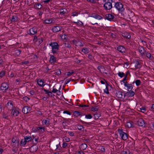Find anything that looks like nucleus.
I'll list each match as a JSON object with an SVG mask.
<instances>
[{
    "label": "nucleus",
    "instance_id": "31",
    "mask_svg": "<svg viewBox=\"0 0 154 154\" xmlns=\"http://www.w3.org/2000/svg\"><path fill=\"white\" fill-rule=\"evenodd\" d=\"M11 22H16L18 20V18L16 15L13 16L11 20Z\"/></svg>",
    "mask_w": 154,
    "mask_h": 154
},
{
    "label": "nucleus",
    "instance_id": "7",
    "mask_svg": "<svg viewBox=\"0 0 154 154\" xmlns=\"http://www.w3.org/2000/svg\"><path fill=\"white\" fill-rule=\"evenodd\" d=\"M6 107L9 110H11L13 109H14V107L12 101L11 100L9 101L7 103Z\"/></svg>",
    "mask_w": 154,
    "mask_h": 154
},
{
    "label": "nucleus",
    "instance_id": "14",
    "mask_svg": "<svg viewBox=\"0 0 154 154\" xmlns=\"http://www.w3.org/2000/svg\"><path fill=\"white\" fill-rule=\"evenodd\" d=\"M117 49L119 51L122 53H125V52L126 49L122 46H118L117 47Z\"/></svg>",
    "mask_w": 154,
    "mask_h": 154
},
{
    "label": "nucleus",
    "instance_id": "61",
    "mask_svg": "<svg viewBox=\"0 0 154 154\" xmlns=\"http://www.w3.org/2000/svg\"><path fill=\"white\" fill-rule=\"evenodd\" d=\"M23 99L25 101H27L29 99V98L27 97H23Z\"/></svg>",
    "mask_w": 154,
    "mask_h": 154
},
{
    "label": "nucleus",
    "instance_id": "39",
    "mask_svg": "<svg viewBox=\"0 0 154 154\" xmlns=\"http://www.w3.org/2000/svg\"><path fill=\"white\" fill-rule=\"evenodd\" d=\"M99 109V107L98 106H96L94 107H93L91 108V110L93 111H98Z\"/></svg>",
    "mask_w": 154,
    "mask_h": 154
},
{
    "label": "nucleus",
    "instance_id": "57",
    "mask_svg": "<svg viewBox=\"0 0 154 154\" xmlns=\"http://www.w3.org/2000/svg\"><path fill=\"white\" fill-rule=\"evenodd\" d=\"M88 2H89L92 3H95L97 2V0H87Z\"/></svg>",
    "mask_w": 154,
    "mask_h": 154
},
{
    "label": "nucleus",
    "instance_id": "23",
    "mask_svg": "<svg viewBox=\"0 0 154 154\" xmlns=\"http://www.w3.org/2000/svg\"><path fill=\"white\" fill-rule=\"evenodd\" d=\"M135 93L134 92L131 90H129L128 91H127L126 92V94L127 95L128 94V96L132 97L134 96Z\"/></svg>",
    "mask_w": 154,
    "mask_h": 154
},
{
    "label": "nucleus",
    "instance_id": "30",
    "mask_svg": "<svg viewBox=\"0 0 154 154\" xmlns=\"http://www.w3.org/2000/svg\"><path fill=\"white\" fill-rule=\"evenodd\" d=\"M74 116L76 117H78L82 115V112L78 111H75L73 112Z\"/></svg>",
    "mask_w": 154,
    "mask_h": 154
},
{
    "label": "nucleus",
    "instance_id": "47",
    "mask_svg": "<svg viewBox=\"0 0 154 154\" xmlns=\"http://www.w3.org/2000/svg\"><path fill=\"white\" fill-rule=\"evenodd\" d=\"M38 140V139L37 138H35V139H34V138H33L32 140V142L33 143V144L35 145L37 144V143Z\"/></svg>",
    "mask_w": 154,
    "mask_h": 154
},
{
    "label": "nucleus",
    "instance_id": "34",
    "mask_svg": "<svg viewBox=\"0 0 154 154\" xmlns=\"http://www.w3.org/2000/svg\"><path fill=\"white\" fill-rule=\"evenodd\" d=\"M52 20L50 19H47L44 21V23L46 24H49L52 23Z\"/></svg>",
    "mask_w": 154,
    "mask_h": 154
},
{
    "label": "nucleus",
    "instance_id": "54",
    "mask_svg": "<svg viewBox=\"0 0 154 154\" xmlns=\"http://www.w3.org/2000/svg\"><path fill=\"white\" fill-rule=\"evenodd\" d=\"M74 73V72L72 70H71L70 72H67V75L68 76H70Z\"/></svg>",
    "mask_w": 154,
    "mask_h": 154
},
{
    "label": "nucleus",
    "instance_id": "29",
    "mask_svg": "<svg viewBox=\"0 0 154 154\" xmlns=\"http://www.w3.org/2000/svg\"><path fill=\"white\" fill-rule=\"evenodd\" d=\"M141 67L140 64V62L138 60L136 62L135 67L136 69H139Z\"/></svg>",
    "mask_w": 154,
    "mask_h": 154
},
{
    "label": "nucleus",
    "instance_id": "4",
    "mask_svg": "<svg viewBox=\"0 0 154 154\" xmlns=\"http://www.w3.org/2000/svg\"><path fill=\"white\" fill-rule=\"evenodd\" d=\"M118 131L119 134L121 138L123 140H126L128 138V134L123 132L122 129H119L118 130Z\"/></svg>",
    "mask_w": 154,
    "mask_h": 154
},
{
    "label": "nucleus",
    "instance_id": "21",
    "mask_svg": "<svg viewBox=\"0 0 154 154\" xmlns=\"http://www.w3.org/2000/svg\"><path fill=\"white\" fill-rule=\"evenodd\" d=\"M149 60H152L154 57L153 56H152L151 54L147 51H146L145 53V55Z\"/></svg>",
    "mask_w": 154,
    "mask_h": 154
},
{
    "label": "nucleus",
    "instance_id": "62",
    "mask_svg": "<svg viewBox=\"0 0 154 154\" xmlns=\"http://www.w3.org/2000/svg\"><path fill=\"white\" fill-rule=\"evenodd\" d=\"M88 58L91 60H93V59L94 58L90 54L88 55Z\"/></svg>",
    "mask_w": 154,
    "mask_h": 154
},
{
    "label": "nucleus",
    "instance_id": "28",
    "mask_svg": "<svg viewBox=\"0 0 154 154\" xmlns=\"http://www.w3.org/2000/svg\"><path fill=\"white\" fill-rule=\"evenodd\" d=\"M89 48H83L82 49V51L85 54H87L89 52Z\"/></svg>",
    "mask_w": 154,
    "mask_h": 154
},
{
    "label": "nucleus",
    "instance_id": "60",
    "mask_svg": "<svg viewBox=\"0 0 154 154\" xmlns=\"http://www.w3.org/2000/svg\"><path fill=\"white\" fill-rule=\"evenodd\" d=\"M67 143L66 142H63V144L62 147L63 148H66L67 146Z\"/></svg>",
    "mask_w": 154,
    "mask_h": 154
},
{
    "label": "nucleus",
    "instance_id": "32",
    "mask_svg": "<svg viewBox=\"0 0 154 154\" xmlns=\"http://www.w3.org/2000/svg\"><path fill=\"white\" fill-rule=\"evenodd\" d=\"M38 149L37 146H32L31 147V150L30 151L31 152H36L37 151Z\"/></svg>",
    "mask_w": 154,
    "mask_h": 154
},
{
    "label": "nucleus",
    "instance_id": "45",
    "mask_svg": "<svg viewBox=\"0 0 154 154\" xmlns=\"http://www.w3.org/2000/svg\"><path fill=\"white\" fill-rule=\"evenodd\" d=\"M135 83L137 86H139L140 85L141 82L140 80H136Z\"/></svg>",
    "mask_w": 154,
    "mask_h": 154
},
{
    "label": "nucleus",
    "instance_id": "51",
    "mask_svg": "<svg viewBox=\"0 0 154 154\" xmlns=\"http://www.w3.org/2000/svg\"><path fill=\"white\" fill-rule=\"evenodd\" d=\"M100 150L103 152H104L105 151V149L104 147L103 146H100Z\"/></svg>",
    "mask_w": 154,
    "mask_h": 154
},
{
    "label": "nucleus",
    "instance_id": "18",
    "mask_svg": "<svg viewBox=\"0 0 154 154\" xmlns=\"http://www.w3.org/2000/svg\"><path fill=\"white\" fill-rule=\"evenodd\" d=\"M34 7L35 9H41L42 6L39 3H36L34 4Z\"/></svg>",
    "mask_w": 154,
    "mask_h": 154
},
{
    "label": "nucleus",
    "instance_id": "48",
    "mask_svg": "<svg viewBox=\"0 0 154 154\" xmlns=\"http://www.w3.org/2000/svg\"><path fill=\"white\" fill-rule=\"evenodd\" d=\"M85 117L86 119H91L92 118V116L90 114L86 115Z\"/></svg>",
    "mask_w": 154,
    "mask_h": 154
},
{
    "label": "nucleus",
    "instance_id": "6",
    "mask_svg": "<svg viewBox=\"0 0 154 154\" xmlns=\"http://www.w3.org/2000/svg\"><path fill=\"white\" fill-rule=\"evenodd\" d=\"M137 122V124L139 126L143 127H145L146 125V123H145L144 120L142 119H139L138 120Z\"/></svg>",
    "mask_w": 154,
    "mask_h": 154
},
{
    "label": "nucleus",
    "instance_id": "2",
    "mask_svg": "<svg viewBox=\"0 0 154 154\" xmlns=\"http://www.w3.org/2000/svg\"><path fill=\"white\" fill-rule=\"evenodd\" d=\"M115 7L118 11L119 13L122 12L125 10L123 5L119 2H117L115 3Z\"/></svg>",
    "mask_w": 154,
    "mask_h": 154
},
{
    "label": "nucleus",
    "instance_id": "20",
    "mask_svg": "<svg viewBox=\"0 0 154 154\" xmlns=\"http://www.w3.org/2000/svg\"><path fill=\"white\" fill-rule=\"evenodd\" d=\"M42 122L43 124L47 126H49L50 125L49 119L48 118H47L46 119H44Z\"/></svg>",
    "mask_w": 154,
    "mask_h": 154
},
{
    "label": "nucleus",
    "instance_id": "1",
    "mask_svg": "<svg viewBox=\"0 0 154 154\" xmlns=\"http://www.w3.org/2000/svg\"><path fill=\"white\" fill-rule=\"evenodd\" d=\"M52 47V52L53 54H57V51L59 49V45L56 42H52L49 44Z\"/></svg>",
    "mask_w": 154,
    "mask_h": 154
},
{
    "label": "nucleus",
    "instance_id": "13",
    "mask_svg": "<svg viewBox=\"0 0 154 154\" xmlns=\"http://www.w3.org/2000/svg\"><path fill=\"white\" fill-rule=\"evenodd\" d=\"M11 114L13 116H17L19 114V112L16 109L15 107L12 109Z\"/></svg>",
    "mask_w": 154,
    "mask_h": 154
},
{
    "label": "nucleus",
    "instance_id": "53",
    "mask_svg": "<svg viewBox=\"0 0 154 154\" xmlns=\"http://www.w3.org/2000/svg\"><path fill=\"white\" fill-rule=\"evenodd\" d=\"M61 148V147L60 146V143L56 145V149H58L60 150Z\"/></svg>",
    "mask_w": 154,
    "mask_h": 154
},
{
    "label": "nucleus",
    "instance_id": "41",
    "mask_svg": "<svg viewBox=\"0 0 154 154\" xmlns=\"http://www.w3.org/2000/svg\"><path fill=\"white\" fill-rule=\"evenodd\" d=\"M77 128L79 130L82 131H83L84 129V128L83 126L80 125H78Z\"/></svg>",
    "mask_w": 154,
    "mask_h": 154
},
{
    "label": "nucleus",
    "instance_id": "19",
    "mask_svg": "<svg viewBox=\"0 0 154 154\" xmlns=\"http://www.w3.org/2000/svg\"><path fill=\"white\" fill-rule=\"evenodd\" d=\"M49 62L52 64H53L55 62H56V58L54 55H50Z\"/></svg>",
    "mask_w": 154,
    "mask_h": 154
},
{
    "label": "nucleus",
    "instance_id": "27",
    "mask_svg": "<svg viewBox=\"0 0 154 154\" xmlns=\"http://www.w3.org/2000/svg\"><path fill=\"white\" fill-rule=\"evenodd\" d=\"M94 118L95 119H97L100 116V113L99 112H96L94 114Z\"/></svg>",
    "mask_w": 154,
    "mask_h": 154
},
{
    "label": "nucleus",
    "instance_id": "43",
    "mask_svg": "<svg viewBox=\"0 0 154 154\" xmlns=\"http://www.w3.org/2000/svg\"><path fill=\"white\" fill-rule=\"evenodd\" d=\"M118 75L121 78H122L125 76V73L123 72H119L118 73Z\"/></svg>",
    "mask_w": 154,
    "mask_h": 154
},
{
    "label": "nucleus",
    "instance_id": "40",
    "mask_svg": "<svg viewBox=\"0 0 154 154\" xmlns=\"http://www.w3.org/2000/svg\"><path fill=\"white\" fill-rule=\"evenodd\" d=\"M121 153V154H130V152L129 150H127L126 151H122Z\"/></svg>",
    "mask_w": 154,
    "mask_h": 154
},
{
    "label": "nucleus",
    "instance_id": "12",
    "mask_svg": "<svg viewBox=\"0 0 154 154\" xmlns=\"http://www.w3.org/2000/svg\"><path fill=\"white\" fill-rule=\"evenodd\" d=\"M29 32L30 34L34 35L37 33V28L36 27H34L32 28H30L29 29Z\"/></svg>",
    "mask_w": 154,
    "mask_h": 154
},
{
    "label": "nucleus",
    "instance_id": "38",
    "mask_svg": "<svg viewBox=\"0 0 154 154\" xmlns=\"http://www.w3.org/2000/svg\"><path fill=\"white\" fill-rule=\"evenodd\" d=\"M26 144V143L24 139H22L20 143V146H25Z\"/></svg>",
    "mask_w": 154,
    "mask_h": 154
},
{
    "label": "nucleus",
    "instance_id": "10",
    "mask_svg": "<svg viewBox=\"0 0 154 154\" xmlns=\"http://www.w3.org/2000/svg\"><path fill=\"white\" fill-rule=\"evenodd\" d=\"M114 18V16L110 14H106L105 15V19L110 21H111Z\"/></svg>",
    "mask_w": 154,
    "mask_h": 154
},
{
    "label": "nucleus",
    "instance_id": "59",
    "mask_svg": "<svg viewBox=\"0 0 154 154\" xmlns=\"http://www.w3.org/2000/svg\"><path fill=\"white\" fill-rule=\"evenodd\" d=\"M141 111L142 112H144L146 110V109L145 107H142L140 108Z\"/></svg>",
    "mask_w": 154,
    "mask_h": 154
},
{
    "label": "nucleus",
    "instance_id": "25",
    "mask_svg": "<svg viewBox=\"0 0 154 154\" xmlns=\"http://www.w3.org/2000/svg\"><path fill=\"white\" fill-rule=\"evenodd\" d=\"M60 14L61 15H64L66 13L67 10L65 8H61L60 10Z\"/></svg>",
    "mask_w": 154,
    "mask_h": 154
},
{
    "label": "nucleus",
    "instance_id": "17",
    "mask_svg": "<svg viewBox=\"0 0 154 154\" xmlns=\"http://www.w3.org/2000/svg\"><path fill=\"white\" fill-rule=\"evenodd\" d=\"M115 94L116 96L118 98H123V95L121 92L116 90L115 91Z\"/></svg>",
    "mask_w": 154,
    "mask_h": 154
},
{
    "label": "nucleus",
    "instance_id": "55",
    "mask_svg": "<svg viewBox=\"0 0 154 154\" xmlns=\"http://www.w3.org/2000/svg\"><path fill=\"white\" fill-rule=\"evenodd\" d=\"M63 113L64 114H66L69 115H71V112L67 110L64 111L63 112Z\"/></svg>",
    "mask_w": 154,
    "mask_h": 154
},
{
    "label": "nucleus",
    "instance_id": "9",
    "mask_svg": "<svg viewBox=\"0 0 154 154\" xmlns=\"http://www.w3.org/2000/svg\"><path fill=\"white\" fill-rule=\"evenodd\" d=\"M31 110V108L30 107L28 106H24L22 110V112L25 114H26L29 113Z\"/></svg>",
    "mask_w": 154,
    "mask_h": 154
},
{
    "label": "nucleus",
    "instance_id": "5",
    "mask_svg": "<svg viewBox=\"0 0 154 154\" xmlns=\"http://www.w3.org/2000/svg\"><path fill=\"white\" fill-rule=\"evenodd\" d=\"M9 86L7 83L4 82L2 84L0 87L1 90L4 92H6Z\"/></svg>",
    "mask_w": 154,
    "mask_h": 154
},
{
    "label": "nucleus",
    "instance_id": "46",
    "mask_svg": "<svg viewBox=\"0 0 154 154\" xmlns=\"http://www.w3.org/2000/svg\"><path fill=\"white\" fill-rule=\"evenodd\" d=\"M5 73V72L4 71H2L0 72V77H2L4 76Z\"/></svg>",
    "mask_w": 154,
    "mask_h": 154
},
{
    "label": "nucleus",
    "instance_id": "15",
    "mask_svg": "<svg viewBox=\"0 0 154 154\" xmlns=\"http://www.w3.org/2000/svg\"><path fill=\"white\" fill-rule=\"evenodd\" d=\"M122 36L128 39H129L131 37L130 34L126 32H123L122 33Z\"/></svg>",
    "mask_w": 154,
    "mask_h": 154
},
{
    "label": "nucleus",
    "instance_id": "36",
    "mask_svg": "<svg viewBox=\"0 0 154 154\" xmlns=\"http://www.w3.org/2000/svg\"><path fill=\"white\" fill-rule=\"evenodd\" d=\"M87 147V145L85 143H82L80 145V147L82 149L85 150Z\"/></svg>",
    "mask_w": 154,
    "mask_h": 154
},
{
    "label": "nucleus",
    "instance_id": "64",
    "mask_svg": "<svg viewBox=\"0 0 154 154\" xmlns=\"http://www.w3.org/2000/svg\"><path fill=\"white\" fill-rule=\"evenodd\" d=\"M68 133L71 136H74V134L72 132H68Z\"/></svg>",
    "mask_w": 154,
    "mask_h": 154
},
{
    "label": "nucleus",
    "instance_id": "8",
    "mask_svg": "<svg viewBox=\"0 0 154 154\" xmlns=\"http://www.w3.org/2000/svg\"><path fill=\"white\" fill-rule=\"evenodd\" d=\"M138 50H139L140 53L142 56L145 55V53L146 51L144 50L143 46L139 45L138 48Z\"/></svg>",
    "mask_w": 154,
    "mask_h": 154
},
{
    "label": "nucleus",
    "instance_id": "22",
    "mask_svg": "<svg viewBox=\"0 0 154 154\" xmlns=\"http://www.w3.org/2000/svg\"><path fill=\"white\" fill-rule=\"evenodd\" d=\"M126 125L128 128L133 127H134V123L132 121H130L126 123Z\"/></svg>",
    "mask_w": 154,
    "mask_h": 154
},
{
    "label": "nucleus",
    "instance_id": "44",
    "mask_svg": "<svg viewBox=\"0 0 154 154\" xmlns=\"http://www.w3.org/2000/svg\"><path fill=\"white\" fill-rule=\"evenodd\" d=\"M73 43L74 44H75L76 46H77V44H78L79 42V41L78 40H76L74 39L72 41Z\"/></svg>",
    "mask_w": 154,
    "mask_h": 154
},
{
    "label": "nucleus",
    "instance_id": "24",
    "mask_svg": "<svg viewBox=\"0 0 154 154\" xmlns=\"http://www.w3.org/2000/svg\"><path fill=\"white\" fill-rule=\"evenodd\" d=\"M24 139L26 143L29 142L31 141L32 140V138L31 136H26L24 137Z\"/></svg>",
    "mask_w": 154,
    "mask_h": 154
},
{
    "label": "nucleus",
    "instance_id": "56",
    "mask_svg": "<svg viewBox=\"0 0 154 154\" xmlns=\"http://www.w3.org/2000/svg\"><path fill=\"white\" fill-rule=\"evenodd\" d=\"M29 63V62L28 61H24L23 62L21 63V64H25L27 65Z\"/></svg>",
    "mask_w": 154,
    "mask_h": 154
},
{
    "label": "nucleus",
    "instance_id": "52",
    "mask_svg": "<svg viewBox=\"0 0 154 154\" xmlns=\"http://www.w3.org/2000/svg\"><path fill=\"white\" fill-rule=\"evenodd\" d=\"M72 16H76L78 15V12L77 11H75V12H73L72 13Z\"/></svg>",
    "mask_w": 154,
    "mask_h": 154
},
{
    "label": "nucleus",
    "instance_id": "50",
    "mask_svg": "<svg viewBox=\"0 0 154 154\" xmlns=\"http://www.w3.org/2000/svg\"><path fill=\"white\" fill-rule=\"evenodd\" d=\"M51 1H52V0H44L42 2H41V3L43 2L44 4H47Z\"/></svg>",
    "mask_w": 154,
    "mask_h": 154
},
{
    "label": "nucleus",
    "instance_id": "49",
    "mask_svg": "<svg viewBox=\"0 0 154 154\" xmlns=\"http://www.w3.org/2000/svg\"><path fill=\"white\" fill-rule=\"evenodd\" d=\"M106 89L104 90V93L108 94H109V87H106Z\"/></svg>",
    "mask_w": 154,
    "mask_h": 154
},
{
    "label": "nucleus",
    "instance_id": "35",
    "mask_svg": "<svg viewBox=\"0 0 154 154\" xmlns=\"http://www.w3.org/2000/svg\"><path fill=\"white\" fill-rule=\"evenodd\" d=\"M14 54L16 56H18L21 53V51L20 50H16L14 51Z\"/></svg>",
    "mask_w": 154,
    "mask_h": 154
},
{
    "label": "nucleus",
    "instance_id": "37",
    "mask_svg": "<svg viewBox=\"0 0 154 154\" xmlns=\"http://www.w3.org/2000/svg\"><path fill=\"white\" fill-rule=\"evenodd\" d=\"M61 72L60 69H56L55 71L54 74L57 75H60L61 74Z\"/></svg>",
    "mask_w": 154,
    "mask_h": 154
},
{
    "label": "nucleus",
    "instance_id": "33",
    "mask_svg": "<svg viewBox=\"0 0 154 154\" xmlns=\"http://www.w3.org/2000/svg\"><path fill=\"white\" fill-rule=\"evenodd\" d=\"M126 87L127 88V90L128 91L129 90H131L133 88V86L131 84H129L128 85H126Z\"/></svg>",
    "mask_w": 154,
    "mask_h": 154
},
{
    "label": "nucleus",
    "instance_id": "16",
    "mask_svg": "<svg viewBox=\"0 0 154 154\" xmlns=\"http://www.w3.org/2000/svg\"><path fill=\"white\" fill-rule=\"evenodd\" d=\"M90 17L99 20H101L103 18V17L101 16L94 13L91 14Z\"/></svg>",
    "mask_w": 154,
    "mask_h": 154
},
{
    "label": "nucleus",
    "instance_id": "26",
    "mask_svg": "<svg viewBox=\"0 0 154 154\" xmlns=\"http://www.w3.org/2000/svg\"><path fill=\"white\" fill-rule=\"evenodd\" d=\"M37 82L38 85L40 86L43 87L45 85H43L44 82L42 79H38L37 80Z\"/></svg>",
    "mask_w": 154,
    "mask_h": 154
},
{
    "label": "nucleus",
    "instance_id": "3",
    "mask_svg": "<svg viewBox=\"0 0 154 154\" xmlns=\"http://www.w3.org/2000/svg\"><path fill=\"white\" fill-rule=\"evenodd\" d=\"M112 0H107L104 4L103 7L105 10H109L112 8Z\"/></svg>",
    "mask_w": 154,
    "mask_h": 154
},
{
    "label": "nucleus",
    "instance_id": "42",
    "mask_svg": "<svg viewBox=\"0 0 154 154\" xmlns=\"http://www.w3.org/2000/svg\"><path fill=\"white\" fill-rule=\"evenodd\" d=\"M43 90L45 92V93L46 94H48L49 96H50V94H52V93L51 91H48V90L45 89V88H43Z\"/></svg>",
    "mask_w": 154,
    "mask_h": 154
},
{
    "label": "nucleus",
    "instance_id": "11",
    "mask_svg": "<svg viewBox=\"0 0 154 154\" xmlns=\"http://www.w3.org/2000/svg\"><path fill=\"white\" fill-rule=\"evenodd\" d=\"M62 29V26H54L53 27L52 30L53 32H56L60 31Z\"/></svg>",
    "mask_w": 154,
    "mask_h": 154
},
{
    "label": "nucleus",
    "instance_id": "58",
    "mask_svg": "<svg viewBox=\"0 0 154 154\" xmlns=\"http://www.w3.org/2000/svg\"><path fill=\"white\" fill-rule=\"evenodd\" d=\"M79 107H88L89 106V105H83V104H80L79 105Z\"/></svg>",
    "mask_w": 154,
    "mask_h": 154
},
{
    "label": "nucleus",
    "instance_id": "63",
    "mask_svg": "<svg viewBox=\"0 0 154 154\" xmlns=\"http://www.w3.org/2000/svg\"><path fill=\"white\" fill-rule=\"evenodd\" d=\"M36 41H38L39 42V44H41L42 43V42L43 40L42 38L41 39H38L37 40H36Z\"/></svg>",
    "mask_w": 154,
    "mask_h": 154
}]
</instances>
